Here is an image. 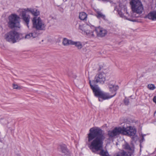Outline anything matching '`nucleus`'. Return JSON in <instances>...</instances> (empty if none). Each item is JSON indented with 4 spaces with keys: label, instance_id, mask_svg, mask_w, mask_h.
<instances>
[{
    "label": "nucleus",
    "instance_id": "obj_1",
    "mask_svg": "<svg viewBox=\"0 0 156 156\" xmlns=\"http://www.w3.org/2000/svg\"><path fill=\"white\" fill-rule=\"evenodd\" d=\"M88 141L90 142V149L94 153L101 151L99 154L101 156H110L108 152L102 149L103 141L105 138L104 131L98 127H93L89 130Z\"/></svg>",
    "mask_w": 156,
    "mask_h": 156
},
{
    "label": "nucleus",
    "instance_id": "obj_2",
    "mask_svg": "<svg viewBox=\"0 0 156 156\" xmlns=\"http://www.w3.org/2000/svg\"><path fill=\"white\" fill-rule=\"evenodd\" d=\"M130 4L133 12L131 16L129 15L126 8H124L121 11H118V14L124 19L136 21L135 18L139 17L143 12L144 10V7L141 2L139 0H131Z\"/></svg>",
    "mask_w": 156,
    "mask_h": 156
},
{
    "label": "nucleus",
    "instance_id": "obj_3",
    "mask_svg": "<svg viewBox=\"0 0 156 156\" xmlns=\"http://www.w3.org/2000/svg\"><path fill=\"white\" fill-rule=\"evenodd\" d=\"M42 33V30H34L32 32L24 35L17 32L15 30H12L5 34L4 38L6 41L14 43L23 39L36 38Z\"/></svg>",
    "mask_w": 156,
    "mask_h": 156
},
{
    "label": "nucleus",
    "instance_id": "obj_4",
    "mask_svg": "<svg viewBox=\"0 0 156 156\" xmlns=\"http://www.w3.org/2000/svg\"><path fill=\"white\" fill-rule=\"evenodd\" d=\"M135 129L131 126L125 127H116L111 130L108 131L109 139H112L120 134L130 136H134L136 133Z\"/></svg>",
    "mask_w": 156,
    "mask_h": 156
},
{
    "label": "nucleus",
    "instance_id": "obj_5",
    "mask_svg": "<svg viewBox=\"0 0 156 156\" xmlns=\"http://www.w3.org/2000/svg\"><path fill=\"white\" fill-rule=\"evenodd\" d=\"M27 9L28 12H30L33 16H35L32 20L34 28H36V29L44 28L45 25L42 22L40 18L39 17L37 18L36 17L40 15V11L35 9L31 8H27Z\"/></svg>",
    "mask_w": 156,
    "mask_h": 156
},
{
    "label": "nucleus",
    "instance_id": "obj_6",
    "mask_svg": "<svg viewBox=\"0 0 156 156\" xmlns=\"http://www.w3.org/2000/svg\"><path fill=\"white\" fill-rule=\"evenodd\" d=\"M89 84L94 95L98 98L99 101H102L103 100L109 99L114 96L113 95H110L108 93L103 92L98 87L94 86L91 84L90 80L89 81Z\"/></svg>",
    "mask_w": 156,
    "mask_h": 156
},
{
    "label": "nucleus",
    "instance_id": "obj_7",
    "mask_svg": "<svg viewBox=\"0 0 156 156\" xmlns=\"http://www.w3.org/2000/svg\"><path fill=\"white\" fill-rule=\"evenodd\" d=\"M8 23L9 27L11 28H20V18L16 14H12L9 16Z\"/></svg>",
    "mask_w": 156,
    "mask_h": 156
},
{
    "label": "nucleus",
    "instance_id": "obj_8",
    "mask_svg": "<svg viewBox=\"0 0 156 156\" xmlns=\"http://www.w3.org/2000/svg\"><path fill=\"white\" fill-rule=\"evenodd\" d=\"M17 12L22 19L26 23L28 26V25L30 20V16L27 14L28 11L27 10V9H19L17 10Z\"/></svg>",
    "mask_w": 156,
    "mask_h": 156
},
{
    "label": "nucleus",
    "instance_id": "obj_9",
    "mask_svg": "<svg viewBox=\"0 0 156 156\" xmlns=\"http://www.w3.org/2000/svg\"><path fill=\"white\" fill-rule=\"evenodd\" d=\"M105 77V74L103 73H101L96 76L95 80L97 83L103 84L106 80Z\"/></svg>",
    "mask_w": 156,
    "mask_h": 156
},
{
    "label": "nucleus",
    "instance_id": "obj_10",
    "mask_svg": "<svg viewBox=\"0 0 156 156\" xmlns=\"http://www.w3.org/2000/svg\"><path fill=\"white\" fill-rule=\"evenodd\" d=\"M62 44L64 46H67L70 45H75L76 46H77L78 42L72 41L71 40L68 39L66 38H64L63 39Z\"/></svg>",
    "mask_w": 156,
    "mask_h": 156
},
{
    "label": "nucleus",
    "instance_id": "obj_11",
    "mask_svg": "<svg viewBox=\"0 0 156 156\" xmlns=\"http://www.w3.org/2000/svg\"><path fill=\"white\" fill-rule=\"evenodd\" d=\"M94 32L96 33L97 37H104L107 33L106 30H94Z\"/></svg>",
    "mask_w": 156,
    "mask_h": 156
},
{
    "label": "nucleus",
    "instance_id": "obj_12",
    "mask_svg": "<svg viewBox=\"0 0 156 156\" xmlns=\"http://www.w3.org/2000/svg\"><path fill=\"white\" fill-rule=\"evenodd\" d=\"M109 87L110 91L112 92L113 95L115 96L116 94V91L118 89L119 87L117 86L109 84Z\"/></svg>",
    "mask_w": 156,
    "mask_h": 156
},
{
    "label": "nucleus",
    "instance_id": "obj_13",
    "mask_svg": "<svg viewBox=\"0 0 156 156\" xmlns=\"http://www.w3.org/2000/svg\"><path fill=\"white\" fill-rule=\"evenodd\" d=\"M146 17L153 21L156 20V11L150 12L147 16Z\"/></svg>",
    "mask_w": 156,
    "mask_h": 156
},
{
    "label": "nucleus",
    "instance_id": "obj_14",
    "mask_svg": "<svg viewBox=\"0 0 156 156\" xmlns=\"http://www.w3.org/2000/svg\"><path fill=\"white\" fill-rule=\"evenodd\" d=\"M82 33L84 35H87L88 37H94V31L92 30H82Z\"/></svg>",
    "mask_w": 156,
    "mask_h": 156
},
{
    "label": "nucleus",
    "instance_id": "obj_15",
    "mask_svg": "<svg viewBox=\"0 0 156 156\" xmlns=\"http://www.w3.org/2000/svg\"><path fill=\"white\" fill-rule=\"evenodd\" d=\"M62 152L66 155H68L69 154L68 150L65 144H62L60 146Z\"/></svg>",
    "mask_w": 156,
    "mask_h": 156
},
{
    "label": "nucleus",
    "instance_id": "obj_16",
    "mask_svg": "<svg viewBox=\"0 0 156 156\" xmlns=\"http://www.w3.org/2000/svg\"><path fill=\"white\" fill-rule=\"evenodd\" d=\"M114 156H131L130 154L124 151L118 152Z\"/></svg>",
    "mask_w": 156,
    "mask_h": 156
},
{
    "label": "nucleus",
    "instance_id": "obj_17",
    "mask_svg": "<svg viewBox=\"0 0 156 156\" xmlns=\"http://www.w3.org/2000/svg\"><path fill=\"white\" fill-rule=\"evenodd\" d=\"M96 12L97 14L96 16L98 18H101L104 20L105 19V15L103 14L101 12L99 11H97Z\"/></svg>",
    "mask_w": 156,
    "mask_h": 156
},
{
    "label": "nucleus",
    "instance_id": "obj_18",
    "mask_svg": "<svg viewBox=\"0 0 156 156\" xmlns=\"http://www.w3.org/2000/svg\"><path fill=\"white\" fill-rule=\"evenodd\" d=\"M87 15L86 13L84 12H82L80 13L79 17L81 20H86Z\"/></svg>",
    "mask_w": 156,
    "mask_h": 156
},
{
    "label": "nucleus",
    "instance_id": "obj_19",
    "mask_svg": "<svg viewBox=\"0 0 156 156\" xmlns=\"http://www.w3.org/2000/svg\"><path fill=\"white\" fill-rule=\"evenodd\" d=\"M122 146L123 148L125 149L128 150L131 149L130 147L129 144L126 141H125V143Z\"/></svg>",
    "mask_w": 156,
    "mask_h": 156
},
{
    "label": "nucleus",
    "instance_id": "obj_20",
    "mask_svg": "<svg viewBox=\"0 0 156 156\" xmlns=\"http://www.w3.org/2000/svg\"><path fill=\"white\" fill-rule=\"evenodd\" d=\"M147 87L150 90H154L155 89V86L153 84H149L147 86Z\"/></svg>",
    "mask_w": 156,
    "mask_h": 156
},
{
    "label": "nucleus",
    "instance_id": "obj_21",
    "mask_svg": "<svg viewBox=\"0 0 156 156\" xmlns=\"http://www.w3.org/2000/svg\"><path fill=\"white\" fill-rule=\"evenodd\" d=\"M13 87L14 89L20 90L22 89V87L20 86H19L17 84L13 83Z\"/></svg>",
    "mask_w": 156,
    "mask_h": 156
},
{
    "label": "nucleus",
    "instance_id": "obj_22",
    "mask_svg": "<svg viewBox=\"0 0 156 156\" xmlns=\"http://www.w3.org/2000/svg\"><path fill=\"white\" fill-rule=\"evenodd\" d=\"M124 104L125 105H127L129 104V101L128 98H125L124 99Z\"/></svg>",
    "mask_w": 156,
    "mask_h": 156
},
{
    "label": "nucleus",
    "instance_id": "obj_23",
    "mask_svg": "<svg viewBox=\"0 0 156 156\" xmlns=\"http://www.w3.org/2000/svg\"><path fill=\"white\" fill-rule=\"evenodd\" d=\"M99 1H102L104 2H109L110 3L112 2V1L108 0H98Z\"/></svg>",
    "mask_w": 156,
    "mask_h": 156
},
{
    "label": "nucleus",
    "instance_id": "obj_24",
    "mask_svg": "<svg viewBox=\"0 0 156 156\" xmlns=\"http://www.w3.org/2000/svg\"><path fill=\"white\" fill-rule=\"evenodd\" d=\"M82 47V45L80 42H79V49L81 48Z\"/></svg>",
    "mask_w": 156,
    "mask_h": 156
},
{
    "label": "nucleus",
    "instance_id": "obj_25",
    "mask_svg": "<svg viewBox=\"0 0 156 156\" xmlns=\"http://www.w3.org/2000/svg\"><path fill=\"white\" fill-rule=\"evenodd\" d=\"M153 101L156 103V96H154L153 98Z\"/></svg>",
    "mask_w": 156,
    "mask_h": 156
},
{
    "label": "nucleus",
    "instance_id": "obj_26",
    "mask_svg": "<svg viewBox=\"0 0 156 156\" xmlns=\"http://www.w3.org/2000/svg\"><path fill=\"white\" fill-rule=\"evenodd\" d=\"M144 140V136H142V137H141V140H140V142H143Z\"/></svg>",
    "mask_w": 156,
    "mask_h": 156
},
{
    "label": "nucleus",
    "instance_id": "obj_27",
    "mask_svg": "<svg viewBox=\"0 0 156 156\" xmlns=\"http://www.w3.org/2000/svg\"><path fill=\"white\" fill-rule=\"evenodd\" d=\"M72 77H73V78H76L77 77V76L75 75L74 74H73V76Z\"/></svg>",
    "mask_w": 156,
    "mask_h": 156
},
{
    "label": "nucleus",
    "instance_id": "obj_28",
    "mask_svg": "<svg viewBox=\"0 0 156 156\" xmlns=\"http://www.w3.org/2000/svg\"><path fill=\"white\" fill-rule=\"evenodd\" d=\"M98 28L99 29H101L100 27V26L98 27Z\"/></svg>",
    "mask_w": 156,
    "mask_h": 156
},
{
    "label": "nucleus",
    "instance_id": "obj_29",
    "mask_svg": "<svg viewBox=\"0 0 156 156\" xmlns=\"http://www.w3.org/2000/svg\"><path fill=\"white\" fill-rule=\"evenodd\" d=\"M69 76H71L69 74Z\"/></svg>",
    "mask_w": 156,
    "mask_h": 156
}]
</instances>
